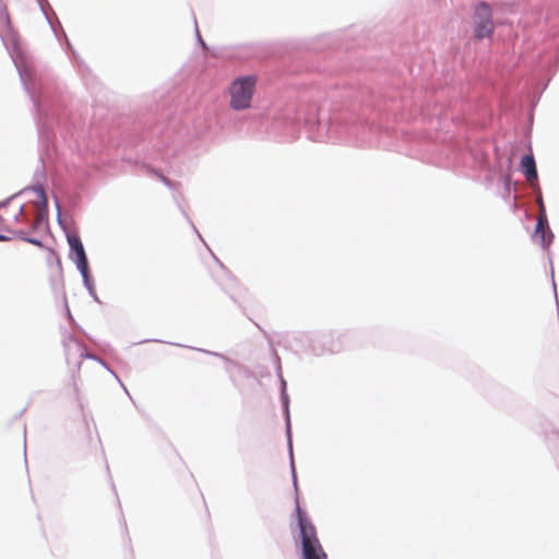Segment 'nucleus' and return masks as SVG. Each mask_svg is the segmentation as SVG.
<instances>
[{"mask_svg":"<svg viewBox=\"0 0 559 559\" xmlns=\"http://www.w3.org/2000/svg\"><path fill=\"white\" fill-rule=\"evenodd\" d=\"M281 401L284 409L285 415V423H286V435L288 440V450L290 455V469L293 474V481L295 488H297V478L295 473V465H294V459H293V444H292V433H290V417H289V397L286 391L281 392Z\"/></svg>","mask_w":559,"mask_h":559,"instance_id":"nucleus-7","label":"nucleus"},{"mask_svg":"<svg viewBox=\"0 0 559 559\" xmlns=\"http://www.w3.org/2000/svg\"><path fill=\"white\" fill-rule=\"evenodd\" d=\"M22 239L24 241H26V242H29V243H33V245H36V246H40L41 245V241L38 240V239H35V238L23 237Z\"/></svg>","mask_w":559,"mask_h":559,"instance_id":"nucleus-14","label":"nucleus"},{"mask_svg":"<svg viewBox=\"0 0 559 559\" xmlns=\"http://www.w3.org/2000/svg\"><path fill=\"white\" fill-rule=\"evenodd\" d=\"M37 2H38V4H39L40 10L43 11V13H44V15H45L46 20H47V21H48V23L50 24V26H51L52 31L57 34L56 27H55V25L52 24V22L50 21L49 16H48V14H47V12H46V10H45V3H47V1H46V0H37Z\"/></svg>","mask_w":559,"mask_h":559,"instance_id":"nucleus-12","label":"nucleus"},{"mask_svg":"<svg viewBox=\"0 0 559 559\" xmlns=\"http://www.w3.org/2000/svg\"><path fill=\"white\" fill-rule=\"evenodd\" d=\"M88 294H90V296H91V297H92L96 302H98V304L100 302V300H99V298H98V296H97V294H96L95 288H94L92 292H88Z\"/></svg>","mask_w":559,"mask_h":559,"instance_id":"nucleus-15","label":"nucleus"},{"mask_svg":"<svg viewBox=\"0 0 559 559\" xmlns=\"http://www.w3.org/2000/svg\"><path fill=\"white\" fill-rule=\"evenodd\" d=\"M8 202H9V200L3 201V202H0V207H1V206H5Z\"/></svg>","mask_w":559,"mask_h":559,"instance_id":"nucleus-24","label":"nucleus"},{"mask_svg":"<svg viewBox=\"0 0 559 559\" xmlns=\"http://www.w3.org/2000/svg\"><path fill=\"white\" fill-rule=\"evenodd\" d=\"M62 36L66 38V40H67V45H68L69 47H71V44H70V41L68 40V38H67V36H66V33H64L63 31H62Z\"/></svg>","mask_w":559,"mask_h":559,"instance_id":"nucleus-23","label":"nucleus"},{"mask_svg":"<svg viewBox=\"0 0 559 559\" xmlns=\"http://www.w3.org/2000/svg\"><path fill=\"white\" fill-rule=\"evenodd\" d=\"M56 207H57V211H58V219H60V206H59L58 201H56Z\"/></svg>","mask_w":559,"mask_h":559,"instance_id":"nucleus-22","label":"nucleus"},{"mask_svg":"<svg viewBox=\"0 0 559 559\" xmlns=\"http://www.w3.org/2000/svg\"><path fill=\"white\" fill-rule=\"evenodd\" d=\"M106 369L119 381V384H122V381L119 380L118 376L111 369L108 367Z\"/></svg>","mask_w":559,"mask_h":559,"instance_id":"nucleus-17","label":"nucleus"},{"mask_svg":"<svg viewBox=\"0 0 559 559\" xmlns=\"http://www.w3.org/2000/svg\"><path fill=\"white\" fill-rule=\"evenodd\" d=\"M78 270L82 276L84 287L87 292H92L95 288V285L90 272V265L78 267Z\"/></svg>","mask_w":559,"mask_h":559,"instance_id":"nucleus-10","label":"nucleus"},{"mask_svg":"<svg viewBox=\"0 0 559 559\" xmlns=\"http://www.w3.org/2000/svg\"><path fill=\"white\" fill-rule=\"evenodd\" d=\"M281 386H282V391L283 390L286 391V381L283 378H281Z\"/></svg>","mask_w":559,"mask_h":559,"instance_id":"nucleus-19","label":"nucleus"},{"mask_svg":"<svg viewBox=\"0 0 559 559\" xmlns=\"http://www.w3.org/2000/svg\"><path fill=\"white\" fill-rule=\"evenodd\" d=\"M257 78L254 75L240 76L230 85V107L235 110L248 109L251 106Z\"/></svg>","mask_w":559,"mask_h":559,"instance_id":"nucleus-3","label":"nucleus"},{"mask_svg":"<svg viewBox=\"0 0 559 559\" xmlns=\"http://www.w3.org/2000/svg\"><path fill=\"white\" fill-rule=\"evenodd\" d=\"M12 60L15 64V68L19 72L20 80L24 86L25 92L28 94L29 98L32 99L34 107L37 111H40V97L38 95L40 85L39 81L32 68L31 62L27 60V58L23 55V52L17 48L14 47V51L12 53Z\"/></svg>","mask_w":559,"mask_h":559,"instance_id":"nucleus-2","label":"nucleus"},{"mask_svg":"<svg viewBox=\"0 0 559 559\" xmlns=\"http://www.w3.org/2000/svg\"><path fill=\"white\" fill-rule=\"evenodd\" d=\"M64 346H66V356H67L68 361H70L72 359L71 352L75 350L81 358L98 360L105 368H107L106 364L102 359H98L95 355L87 353L84 345L81 344L75 338L70 337L69 341L64 344Z\"/></svg>","mask_w":559,"mask_h":559,"instance_id":"nucleus-9","label":"nucleus"},{"mask_svg":"<svg viewBox=\"0 0 559 559\" xmlns=\"http://www.w3.org/2000/svg\"><path fill=\"white\" fill-rule=\"evenodd\" d=\"M474 35L477 39L490 37L493 29L492 12L490 5L481 1L476 4L473 17Z\"/></svg>","mask_w":559,"mask_h":559,"instance_id":"nucleus-4","label":"nucleus"},{"mask_svg":"<svg viewBox=\"0 0 559 559\" xmlns=\"http://www.w3.org/2000/svg\"><path fill=\"white\" fill-rule=\"evenodd\" d=\"M33 190L38 194V197L40 198V203H41V206H43V210H47V198H46V194H45V191L41 187H35L33 188Z\"/></svg>","mask_w":559,"mask_h":559,"instance_id":"nucleus-11","label":"nucleus"},{"mask_svg":"<svg viewBox=\"0 0 559 559\" xmlns=\"http://www.w3.org/2000/svg\"><path fill=\"white\" fill-rule=\"evenodd\" d=\"M67 240L71 250V259L78 267L88 265L87 255L80 237L75 234H68Z\"/></svg>","mask_w":559,"mask_h":559,"instance_id":"nucleus-6","label":"nucleus"},{"mask_svg":"<svg viewBox=\"0 0 559 559\" xmlns=\"http://www.w3.org/2000/svg\"><path fill=\"white\" fill-rule=\"evenodd\" d=\"M10 238L8 236L0 234V241H7Z\"/></svg>","mask_w":559,"mask_h":559,"instance_id":"nucleus-21","label":"nucleus"},{"mask_svg":"<svg viewBox=\"0 0 559 559\" xmlns=\"http://www.w3.org/2000/svg\"><path fill=\"white\" fill-rule=\"evenodd\" d=\"M198 40L202 46H205L204 41L202 40L199 31L197 29Z\"/></svg>","mask_w":559,"mask_h":559,"instance_id":"nucleus-20","label":"nucleus"},{"mask_svg":"<svg viewBox=\"0 0 559 559\" xmlns=\"http://www.w3.org/2000/svg\"><path fill=\"white\" fill-rule=\"evenodd\" d=\"M204 352L207 353V354H211L213 356H217V357L222 358L227 365L231 364V361L227 357L222 355V354L213 353V352H207V350H204Z\"/></svg>","mask_w":559,"mask_h":559,"instance_id":"nucleus-13","label":"nucleus"},{"mask_svg":"<svg viewBox=\"0 0 559 559\" xmlns=\"http://www.w3.org/2000/svg\"><path fill=\"white\" fill-rule=\"evenodd\" d=\"M192 227H193V230H194V231L199 235V237L201 238V235L199 234V231H198L197 227H195V226H193V225H192Z\"/></svg>","mask_w":559,"mask_h":559,"instance_id":"nucleus-25","label":"nucleus"},{"mask_svg":"<svg viewBox=\"0 0 559 559\" xmlns=\"http://www.w3.org/2000/svg\"><path fill=\"white\" fill-rule=\"evenodd\" d=\"M520 168H521L522 173L524 174L526 180L531 183V186L533 188L537 187L538 175H537L535 158L532 154L524 155L521 158Z\"/></svg>","mask_w":559,"mask_h":559,"instance_id":"nucleus-8","label":"nucleus"},{"mask_svg":"<svg viewBox=\"0 0 559 559\" xmlns=\"http://www.w3.org/2000/svg\"><path fill=\"white\" fill-rule=\"evenodd\" d=\"M23 212H24V206L22 205V206L20 207L19 214H17V215H15V221H17V219H19L20 215H22V214H23Z\"/></svg>","mask_w":559,"mask_h":559,"instance_id":"nucleus-18","label":"nucleus"},{"mask_svg":"<svg viewBox=\"0 0 559 559\" xmlns=\"http://www.w3.org/2000/svg\"><path fill=\"white\" fill-rule=\"evenodd\" d=\"M296 513L299 528V540L302 559H328L312 522L306 516L299 503L296 504Z\"/></svg>","mask_w":559,"mask_h":559,"instance_id":"nucleus-1","label":"nucleus"},{"mask_svg":"<svg viewBox=\"0 0 559 559\" xmlns=\"http://www.w3.org/2000/svg\"><path fill=\"white\" fill-rule=\"evenodd\" d=\"M537 203L539 206V216L535 228L534 239L544 248H547L552 242L554 234L549 228L545 205L540 195L537 198Z\"/></svg>","mask_w":559,"mask_h":559,"instance_id":"nucleus-5","label":"nucleus"},{"mask_svg":"<svg viewBox=\"0 0 559 559\" xmlns=\"http://www.w3.org/2000/svg\"><path fill=\"white\" fill-rule=\"evenodd\" d=\"M162 179H163V181H164L166 185H168V179H167V178L163 177Z\"/></svg>","mask_w":559,"mask_h":559,"instance_id":"nucleus-26","label":"nucleus"},{"mask_svg":"<svg viewBox=\"0 0 559 559\" xmlns=\"http://www.w3.org/2000/svg\"><path fill=\"white\" fill-rule=\"evenodd\" d=\"M1 17L4 20L5 23H9V15L7 12H1Z\"/></svg>","mask_w":559,"mask_h":559,"instance_id":"nucleus-16","label":"nucleus"}]
</instances>
